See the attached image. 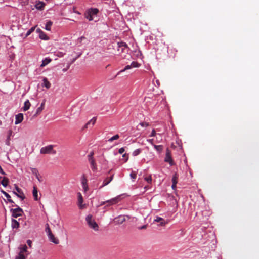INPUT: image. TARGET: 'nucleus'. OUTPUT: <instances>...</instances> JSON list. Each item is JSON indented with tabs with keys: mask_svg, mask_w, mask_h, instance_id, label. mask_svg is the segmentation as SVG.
Returning a JSON list of instances; mask_svg holds the SVG:
<instances>
[{
	"mask_svg": "<svg viewBox=\"0 0 259 259\" xmlns=\"http://www.w3.org/2000/svg\"><path fill=\"white\" fill-rule=\"evenodd\" d=\"M139 125H140L142 127H147L150 125V124L148 122H142L140 123Z\"/></svg>",
	"mask_w": 259,
	"mask_h": 259,
	"instance_id": "39",
	"label": "nucleus"
},
{
	"mask_svg": "<svg viewBox=\"0 0 259 259\" xmlns=\"http://www.w3.org/2000/svg\"><path fill=\"white\" fill-rule=\"evenodd\" d=\"M17 206V208H14V209L12 208L10 210V211L12 213V216L13 218H17L18 217L22 216L24 213V212H23L22 209H21L20 207H18L16 205H12V206Z\"/></svg>",
	"mask_w": 259,
	"mask_h": 259,
	"instance_id": "5",
	"label": "nucleus"
},
{
	"mask_svg": "<svg viewBox=\"0 0 259 259\" xmlns=\"http://www.w3.org/2000/svg\"><path fill=\"white\" fill-rule=\"evenodd\" d=\"M141 152V150L140 149H137L133 151V155L134 156H136L138 155H139Z\"/></svg>",
	"mask_w": 259,
	"mask_h": 259,
	"instance_id": "36",
	"label": "nucleus"
},
{
	"mask_svg": "<svg viewBox=\"0 0 259 259\" xmlns=\"http://www.w3.org/2000/svg\"><path fill=\"white\" fill-rule=\"evenodd\" d=\"M122 156L125 158V162H126L128 158L127 155L126 154H124Z\"/></svg>",
	"mask_w": 259,
	"mask_h": 259,
	"instance_id": "46",
	"label": "nucleus"
},
{
	"mask_svg": "<svg viewBox=\"0 0 259 259\" xmlns=\"http://www.w3.org/2000/svg\"><path fill=\"white\" fill-rule=\"evenodd\" d=\"M32 194L34 200L37 201L38 200V191L36 186H33Z\"/></svg>",
	"mask_w": 259,
	"mask_h": 259,
	"instance_id": "17",
	"label": "nucleus"
},
{
	"mask_svg": "<svg viewBox=\"0 0 259 259\" xmlns=\"http://www.w3.org/2000/svg\"><path fill=\"white\" fill-rule=\"evenodd\" d=\"M119 196L113 198L110 200L106 201V205L105 207L111 206L113 204H116L119 202Z\"/></svg>",
	"mask_w": 259,
	"mask_h": 259,
	"instance_id": "8",
	"label": "nucleus"
},
{
	"mask_svg": "<svg viewBox=\"0 0 259 259\" xmlns=\"http://www.w3.org/2000/svg\"><path fill=\"white\" fill-rule=\"evenodd\" d=\"M113 175H112L110 177H107L103 181L102 185L99 187V189H101L104 186L107 185L108 184L110 183V182L113 180Z\"/></svg>",
	"mask_w": 259,
	"mask_h": 259,
	"instance_id": "12",
	"label": "nucleus"
},
{
	"mask_svg": "<svg viewBox=\"0 0 259 259\" xmlns=\"http://www.w3.org/2000/svg\"><path fill=\"white\" fill-rule=\"evenodd\" d=\"M63 53H58V54H57V56L58 57H62L63 56Z\"/></svg>",
	"mask_w": 259,
	"mask_h": 259,
	"instance_id": "52",
	"label": "nucleus"
},
{
	"mask_svg": "<svg viewBox=\"0 0 259 259\" xmlns=\"http://www.w3.org/2000/svg\"><path fill=\"white\" fill-rule=\"evenodd\" d=\"M44 105H45V102H43L41 104L40 107H39L37 108L36 113H38L39 112H40L42 111V109L44 108Z\"/></svg>",
	"mask_w": 259,
	"mask_h": 259,
	"instance_id": "40",
	"label": "nucleus"
},
{
	"mask_svg": "<svg viewBox=\"0 0 259 259\" xmlns=\"http://www.w3.org/2000/svg\"><path fill=\"white\" fill-rule=\"evenodd\" d=\"M54 145H49L45 147H43L40 149V153L42 154H56V152L53 149Z\"/></svg>",
	"mask_w": 259,
	"mask_h": 259,
	"instance_id": "4",
	"label": "nucleus"
},
{
	"mask_svg": "<svg viewBox=\"0 0 259 259\" xmlns=\"http://www.w3.org/2000/svg\"><path fill=\"white\" fill-rule=\"evenodd\" d=\"M176 185H177L176 184L172 183V186H171L172 189L175 190L176 189V187H177Z\"/></svg>",
	"mask_w": 259,
	"mask_h": 259,
	"instance_id": "49",
	"label": "nucleus"
},
{
	"mask_svg": "<svg viewBox=\"0 0 259 259\" xmlns=\"http://www.w3.org/2000/svg\"><path fill=\"white\" fill-rule=\"evenodd\" d=\"M2 192L5 196L9 202L14 203V201L11 199L10 195L8 193L3 190H2Z\"/></svg>",
	"mask_w": 259,
	"mask_h": 259,
	"instance_id": "23",
	"label": "nucleus"
},
{
	"mask_svg": "<svg viewBox=\"0 0 259 259\" xmlns=\"http://www.w3.org/2000/svg\"><path fill=\"white\" fill-rule=\"evenodd\" d=\"M23 114H16L15 116V124L21 123L23 119Z\"/></svg>",
	"mask_w": 259,
	"mask_h": 259,
	"instance_id": "14",
	"label": "nucleus"
},
{
	"mask_svg": "<svg viewBox=\"0 0 259 259\" xmlns=\"http://www.w3.org/2000/svg\"><path fill=\"white\" fill-rule=\"evenodd\" d=\"M132 67H131V66L130 65H126L124 68L121 70H120V71H119L118 72V73L117 74V75H118L121 72H124L125 71L127 70H128V69H131Z\"/></svg>",
	"mask_w": 259,
	"mask_h": 259,
	"instance_id": "32",
	"label": "nucleus"
},
{
	"mask_svg": "<svg viewBox=\"0 0 259 259\" xmlns=\"http://www.w3.org/2000/svg\"><path fill=\"white\" fill-rule=\"evenodd\" d=\"M146 228V225H144L143 226H142L141 227H140V229H145Z\"/></svg>",
	"mask_w": 259,
	"mask_h": 259,
	"instance_id": "54",
	"label": "nucleus"
},
{
	"mask_svg": "<svg viewBox=\"0 0 259 259\" xmlns=\"http://www.w3.org/2000/svg\"><path fill=\"white\" fill-rule=\"evenodd\" d=\"M93 155H94V152H91L90 153V154H89V155H88L89 161L91 160V159H94V158H93Z\"/></svg>",
	"mask_w": 259,
	"mask_h": 259,
	"instance_id": "42",
	"label": "nucleus"
},
{
	"mask_svg": "<svg viewBox=\"0 0 259 259\" xmlns=\"http://www.w3.org/2000/svg\"><path fill=\"white\" fill-rule=\"evenodd\" d=\"M178 180V175L177 174H175L173 175L172 178V182L174 184H177Z\"/></svg>",
	"mask_w": 259,
	"mask_h": 259,
	"instance_id": "30",
	"label": "nucleus"
},
{
	"mask_svg": "<svg viewBox=\"0 0 259 259\" xmlns=\"http://www.w3.org/2000/svg\"><path fill=\"white\" fill-rule=\"evenodd\" d=\"M154 221L159 222L160 225L161 226H164L166 224L163 218H160L159 217H156V219L154 220Z\"/></svg>",
	"mask_w": 259,
	"mask_h": 259,
	"instance_id": "19",
	"label": "nucleus"
},
{
	"mask_svg": "<svg viewBox=\"0 0 259 259\" xmlns=\"http://www.w3.org/2000/svg\"><path fill=\"white\" fill-rule=\"evenodd\" d=\"M119 138V135L118 134H116V135H114V136L112 137L111 138H110L108 140V141L111 142L113 141L114 140H117Z\"/></svg>",
	"mask_w": 259,
	"mask_h": 259,
	"instance_id": "35",
	"label": "nucleus"
},
{
	"mask_svg": "<svg viewBox=\"0 0 259 259\" xmlns=\"http://www.w3.org/2000/svg\"><path fill=\"white\" fill-rule=\"evenodd\" d=\"M85 220L88 223V225L91 228L96 231L99 230L98 225L93 218V216L92 215H87L85 218Z\"/></svg>",
	"mask_w": 259,
	"mask_h": 259,
	"instance_id": "1",
	"label": "nucleus"
},
{
	"mask_svg": "<svg viewBox=\"0 0 259 259\" xmlns=\"http://www.w3.org/2000/svg\"><path fill=\"white\" fill-rule=\"evenodd\" d=\"M118 47L119 48H121L122 51H123L124 49L127 48V44L125 42H123V41L118 42Z\"/></svg>",
	"mask_w": 259,
	"mask_h": 259,
	"instance_id": "24",
	"label": "nucleus"
},
{
	"mask_svg": "<svg viewBox=\"0 0 259 259\" xmlns=\"http://www.w3.org/2000/svg\"><path fill=\"white\" fill-rule=\"evenodd\" d=\"M147 141L150 143L151 145H152L153 146L154 143H153V139H148L147 140Z\"/></svg>",
	"mask_w": 259,
	"mask_h": 259,
	"instance_id": "45",
	"label": "nucleus"
},
{
	"mask_svg": "<svg viewBox=\"0 0 259 259\" xmlns=\"http://www.w3.org/2000/svg\"><path fill=\"white\" fill-rule=\"evenodd\" d=\"M131 178L133 179H135L137 177V174L135 172L132 171L130 174Z\"/></svg>",
	"mask_w": 259,
	"mask_h": 259,
	"instance_id": "41",
	"label": "nucleus"
},
{
	"mask_svg": "<svg viewBox=\"0 0 259 259\" xmlns=\"http://www.w3.org/2000/svg\"><path fill=\"white\" fill-rule=\"evenodd\" d=\"M1 124V122L0 121V124Z\"/></svg>",
	"mask_w": 259,
	"mask_h": 259,
	"instance_id": "55",
	"label": "nucleus"
},
{
	"mask_svg": "<svg viewBox=\"0 0 259 259\" xmlns=\"http://www.w3.org/2000/svg\"><path fill=\"white\" fill-rule=\"evenodd\" d=\"M11 226L13 229L18 228L19 227V223L16 220L13 219L12 220Z\"/></svg>",
	"mask_w": 259,
	"mask_h": 259,
	"instance_id": "20",
	"label": "nucleus"
},
{
	"mask_svg": "<svg viewBox=\"0 0 259 259\" xmlns=\"http://www.w3.org/2000/svg\"><path fill=\"white\" fill-rule=\"evenodd\" d=\"M45 6V4L43 2H38L35 4V8L37 10H41L44 9V7Z\"/></svg>",
	"mask_w": 259,
	"mask_h": 259,
	"instance_id": "16",
	"label": "nucleus"
},
{
	"mask_svg": "<svg viewBox=\"0 0 259 259\" xmlns=\"http://www.w3.org/2000/svg\"><path fill=\"white\" fill-rule=\"evenodd\" d=\"M87 182V179L84 176H83L81 179V184L84 192H86L89 189Z\"/></svg>",
	"mask_w": 259,
	"mask_h": 259,
	"instance_id": "11",
	"label": "nucleus"
},
{
	"mask_svg": "<svg viewBox=\"0 0 259 259\" xmlns=\"http://www.w3.org/2000/svg\"><path fill=\"white\" fill-rule=\"evenodd\" d=\"M130 65L132 68L139 67L140 66V65L137 62L135 61L132 62Z\"/></svg>",
	"mask_w": 259,
	"mask_h": 259,
	"instance_id": "38",
	"label": "nucleus"
},
{
	"mask_svg": "<svg viewBox=\"0 0 259 259\" xmlns=\"http://www.w3.org/2000/svg\"><path fill=\"white\" fill-rule=\"evenodd\" d=\"M124 151L125 149L123 147L120 148L118 151L120 154H122Z\"/></svg>",
	"mask_w": 259,
	"mask_h": 259,
	"instance_id": "43",
	"label": "nucleus"
},
{
	"mask_svg": "<svg viewBox=\"0 0 259 259\" xmlns=\"http://www.w3.org/2000/svg\"><path fill=\"white\" fill-rule=\"evenodd\" d=\"M97 120V118L96 117H93L92 119H91L88 122L86 123L85 125V127L88 128V126L91 124L92 126L94 125Z\"/></svg>",
	"mask_w": 259,
	"mask_h": 259,
	"instance_id": "22",
	"label": "nucleus"
},
{
	"mask_svg": "<svg viewBox=\"0 0 259 259\" xmlns=\"http://www.w3.org/2000/svg\"><path fill=\"white\" fill-rule=\"evenodd\" d=\"M154 148L159 152H160L163 150V146L162 145H153Z\"/></svg>",
	"mask_w": 259,
	"mask_h": 259,
	"instance_id": "31",
	"label": "nucleus"
},
{
	"mask_svg": "<svg viewBox=\"0 0 259 259\" xmlns=\"http://www.w3.org/2000/svg\"><path fill=\"white\" fill-rule=\"evenodd\" d=\"M8 183H9V180L8 178H5V177L2 180V181H1L2 185L4 187H6L8 185Z\"/></svg>",
	"mask_w": 259,
	"mask_h": 259,
	"instance_id": "28",
	"label": "nucleus"
},
{
	"mask_svg": "<svg viewBox=\"0 0 259 259\" xmlns=\"http://www.w3.org/2000/svg\"><path fill=\"white\" fill-rule=\"evenodd\" d=\"M156 135V131H155V130H153L152 131V132L151 133V135H150V136L151 137H154Z\"/></svg>",
	"mask_w": 259,
	"mask_h": 259,
	"instance_id": "44",
	"label": "nucleus"
},
{
	"mask_svg": "<svg viewBox=\"0 0 259 259\" xmlns=\"http://www.w3.org/2000/svg\"><path fill=\"white\" fill-rule=\"evenodd\" d=\"M99 12L97 8H90L88 9L85 13V17L89 21L93 20V16L96 15Z\"/></svg>",
	"mask_w": 259,
	"mask_h": 259,
	"instance_id": "3",
	"label": "nucleus"
},
{
	"mask_svg": "<svg viewBox=\"0 0 259 259\" xmlns=\"http://www.w3.org/2000/svg\"><path fill=\"white\" fill-rule=\"evenodd\" d=\"M89 162L91 165V167L93 170H96L97 169V166L94 159H91V160H90Z\"/></svg>",
	"mask_w": 259,
	"mask_h": 259,
	"instance_id": "26",
	"label": "nucleus"
},
{
	"mask_svg": "<svg viewBox=\"0 0 259 259\" xmlns=\"http://www.w3.org/2000/svg\"><path fill=\"white\" fill-rule=\"evenodd\" d=\"M35 29V26L31 28L29 30H28L26 34L25 37L28 36L31 33H32Z\"/></svg>",
	"mask_w": 259,
	"mask_h": 259,
	"instance_id": "34",
	"label": "nucleus"
},
{
	"mask_svg": "<svg viewBox=\"0 0 259 259\" xmlns=\"http://www.w3.org/2000/svg\"><path fill=\"white\" fill-rule=\"evenodd\" d=\"M31 170L32 173L36 177H37L38 176H39V174L37 169L35 168H31Z\"/></svg>",
	"mask_w": 259,
	"mask_h": 259,
	"instance_id": "29",
	"label": "nucleus"
},
{
	"mask_svg": "<svg viewBox=\"0 0 259 259\" xmlns=\"http://www.w3.org/2000/svg\"><path fill=\"white\" fill-rule=\"evenodd\" d=\"M20 252L16 256L15 259H26L29 253L27 251V247L26 245H23L19 247Z\"/></svg>",
	"mask_w": 259,
	"mask_h": 259,
	"instance_id": "2",
	"label": "nucleus"
},
{
	"mask_svg": "<svg viewBox=\"0 0 259 259\" xmlns=\"http://www.w3.org/2000/svg\"><path fill=\"white\" fill-rule=\"evenodd\" d=\"M48 236L50 241L52 242L53 243L56 244H59V240L57 238H56L52 233L48 235Z\"/></svg>",
	"mask_w": 259,
	"mask_h": 259,
	"instance_id": "13",
	"label": "nucleus"
},
{
	"mask_svg": "<svg viewBox=\"0 0 259 259\" xmlns=\"http://www.w3.org/2000/svg\"><path fill=\"white\" fill-rule=\"evenodd\" d=\"M39 36V38L42 40H48L49 39L48 37L43 31L40 32Z\"/></svg>",
	"mask_w": 259,
	"mask_h": 259,
	"instance_id": "27",
	"label": "nucleus"
},
{
	"mask_svg": "<svg viewBox=\"0 0 259 259\" xmlns=\"http://www.w3.org/2000/svg\"><path fill=\"white\" fill-rule=\"evenodd\" d=\"M125 220L124 215H119L114 219V222L116 224L119 225L122 224Z\"/></svg>",
	"mask_w": 259,
	"mask_h": 259,
	"instance_id": "9",
	"label": "nucleus"
},
{
	"mask_svg": "<svg viewBox=\"0 0 259 259\" xmlns=\"http://www.w3.org/2000/svg\"><path fill=\"white\" fill-rule=\"evenodd\" d=\"M15 188L17 191V192H13L14 194L16 195L18 197L20 198L22 200H23L25 198V196L23 191L16 185Z\"/></svg>",
	"mask_w": 259,
	"mask_h": 259,
	"instance_id": "6",
	"label": "nucleus"
},
{
	"mask_svg": "<svg viewBox=\"0 0 259 259\" xmlns=\"http://www.w3.org/2000/svg\"><path fill=\"white\" fill-rule=\"evenodd\" d=\"M106 204V201H103V202H102L100 203V204L99 205V206H102V205H104V204Z\"/></svg>",
	"mask_w": 259,
	"mask_h": 259,
	"instance_id": "51",
	"label": "nucleus"
},
{
	"mask_svg": "<svg viewBox=\"0 0 259 259\" xmlns=\"http://www.w3.org/2000/svg\"><path fill=\"white\" fill-rule=\"evenodd\" d=\"M46 232L47 233V235H49L51 234H52V232H51V229L49 227V224H46Z\"/></svg>",
	"mask_w": 259,
	"mask_h": 259,
	"instance_id": "33",
	"label": "nucleus"
},
{
	"mask_svg": "<svg viewBox=\"0 0 259 259\" xmlns=\"http://www.w3.org/2000/svg\"><path fill=\"white\" fill-rule=\"evenodd\" d=\"M51 59L49 58H46L42 61V63L40 65L41 67H44L47 65H48L49 63L51 62Z\"/></svg>",
	"mask_w": 259,
	"mask_h": 259,
	"instance_id": "18",
	"label": "nucleus"
},
{
	"mask_svg": "<svg viewBox=\"0 0 259 259\" xmlns=\"http://www.w3.org/2000/svg\"><path fill=\"white\" fill-rule=\"evenodd\" d=\"M36 31H37V32L39 33V34L40 32L42 31L39 28H38L36 30Z\"/></svg>",
	"mask_w": 259,
	"mask_h": 259,
	"instance_id": "53",
	"label": "nucleus"
},
{
	"mask_svg": "<svg viewBox=\"0 0 259 259\" xmlns=\"http://www.w3.org/2000/svg\"><path fill=\"white\" fill-rule=\"evenodd\" d=\"M78 199V205L80 209H82L85 208V204H83V199L81 194L78 192L77 194Z\"/></svg>",
	"mask_w": 259,
	"mask_h": 259,
	"instance_id": "7",
	"label": "nucleus"
},
{
	"mask_svg": "<svg viewBox=\"0 0 259 259\" xmlns=\"http://www.w3.org/2000/svg\"><path fill=\"white\" fill-rule=\"evenodd\" d=\"M27 244H28V246H29L30 247H31V244H32V241H31V240H28L27 241Z\"/></svg>",
	"mask_w": 259,
	"mask_h": 259,
	"instance_id": "47",
	"label": "nucleus"
},
{
	"mask_svg": "<svg viewBox=\"0 0 259 259\" xmlns=\"http://www.w3.org/2000/svg\"><path fill=\"white\" fill-rule=\"evenodd\" d=\"M31 104L29 102V100L26 101L24 103V106H23L22 108L23 109L24 111H26L27 110H28L30 108Z\"/></svg>",
	"mask_w": 259,
	"mask_h": 259,
	"instance_id": "21",
	"label": "nucleus"
},
{
	"mask_svg": "<svg viewBox=\"0 0 259 259\" xmlns=\"http://www.w3.org/2000/svg\"><path fill=\"white\" fill-rule=\"evenodd\" d=\"M37 178V179L38 180V181L39 182H42V179H41V177L39 176H38L37 177H36Z\"/></svg>",
	"mask_w": 259,
	"mask_h": 259,
	"instance_id": "48",
	"label": "nucleus"
},
{
	"mask_svg": "<svg viewBox=\"0 0 259 259\" xmlns=\"http://www.w3.org/2000/svg\"><path fill=\"white\" fill-rule=\"evenodd\" d=\"M52 24L53 23L51 21L47 22L45 25V29L48 31H50Z\"/></svg>",
	"mask_w": 259,
	"mask_h": 259,
	"instance_id": "25",
	"label": "nucleus"
},
{
	"mask_svg": "<svg viewBox=\"0 0 259 259\" xmlns=\"http://www.w3.org/2000/svg\"><path fill=\"white\" fill-rule=\"evenodd\" d=\"M41 84L42 87H46L48 89L51 87V83L46 77L43 78Z\"/></svg>",
	"mask_w": 259,
	"mask_h": 259,
	"instance_id": "15",
	"label": "nucleus"
},
{
	"mask_svg": "<svg viewBox=\"0 0 259 259\" xmlns=\"http://www.w3.org/2000/svg\"><path fill=\"white\" fill-rule=\"evenodd\" d=\"M164 161L166 162H168L170 165H173V161L170 156V151L168 149L166 150Z\"/></svg>",
	"mask_w": 259,
	"mask_h": 259,
	"instance_id": "10",
	"label": "nucleus"
},
{
	"mask_svg": "<svg viewBox=\"0 0 259 259\" xmlns=\"http://www.w3.org/2000/svg\"><path fill=\"white\" fill-rule=\"evenodd\" d=\"M0 172L2 174V175H5V172L4 171V170H3V169L2 168L1 166H0Z\"/></svg>",
	"mask_w": 259,
	"mask_h": 259,
	"instance_id": "50",
	"label": "nucleus"
},
{
	"mask_svg": "<svg viewBox=\"0 0 259 259\" xmlns=\"http://www.w3.org/2000/svg\"><path fill=\"white\" fill-rule=\"evenodd\" d=\"M145 180L148 183H151L152 182V177L151 175H149L147 177H145L144 178Z\"/></svg>",
	"mask_w": 259,
	"mask_h": 259,
	"instance_id": "37",
	"label": "nucleus"
}]
</instances>
